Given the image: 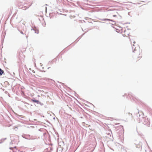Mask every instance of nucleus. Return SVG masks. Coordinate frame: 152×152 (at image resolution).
<instances>
[{
    "label": "nucleus",
    "instance_id": "nucleus-2",
    "mask_svg": "<svg viewBox=\"0 0 152 152\" xmlns=\"http://www.w3.org/2000/svg\"><path fill=\"white\" fill-rule=\"evenodd\" d=\"M137 54L139 55V56H135V59L136 62H137L142 57L141 55H140V53L138 52H137Z\"/></svg>",
    "mask_w": 152,
    "mask_h": 152
},
{
    "label": "nucleus",
    "instance_id": "nucleus-4",
    "mask_svg": "<svg viewBox=\"0 0 152 152\" xmlns=\"http://www.w3.org/2000/svg\"><path fill=\"white\" fill-rule=\"evenodd\" d=\"M31 100L33 102H36L37 104H38L39 102V101L38 100H35L34 99H32Z\"/></svg>",
    "mask_w": 152,
    "mask_h": 152
},
{
    "label": "nucleus",
    "instance_id": "nucleus-5",
    "mask_svg": "<svg viewBox=\"0 0 152 152\" xmlns=\"http://www.w3.org/2000/svg\"><path fill=\"white\" fill-rule=\"evenodd\" d=\"M4 73V71L0 68V75H2V74Z\"/></svg>",
    "mask_w": 152,
    "mask_h": 152
},
{
    "label": "nucleus",
    "instance_id": "nucleus-1",
    "mask_svg": "<svg viewBox=\"0 0 152 152\" xmlns=\"http://www.w3.org/2000/svg\"><path fill=\"white\" fill-rule=\"evenodd\" d=\"M143 116V115H142L141 116L140 115H139V116H137V118L136 119L137 121L139 123L140 122L143 123L145 122L144 120L145 118Z\"/></svg>",
    "mask_w": 152,
    "mask_h": 152
},
{
    "label": "nucleus",
    "instance_id": "nucleus-3",
    "mask_svg": "<svg viewBox=\"0 0 152 152\" xmlns=\"http://www.w3.org/2000/svg\"><path fill=\"white\" fill-rule=\"evenodd\" d=\"M31 5H29L28 6H25L24 7H22L21 8L24 10H26V9L30 7Z\"/></svg>",
    "mask_w": 152,
    "mask_h": 152
},
{
    "label": "nucleus",
    "instance_id": "nucleus-8",
    "mask_svg": "<svg viewBox=\"0 0 152 152\" xmlns=\"http://www.w3.org/2000/svg\"><path fill=\"white\" fill-rule=\"evenodd\" d=\"M135 43H136V42H135V41H134V42H133V43H134V44H135Z\"/></svg>",
    "mask_w": 152,
    "mask_h": 152
},
{
    "label": "nucleus",
    "instance_id": "nucleus-6",
    "mask_svg": "<svg viewBox=\"0 0 152 152\" xmlns=\"http://www.w3.org/2000/svg\"><path fill=\"white\" fill-rule=\"evenodd\" d=\"M18 6L19 7H20V6L22 5H23L22 2H19L18 4Z\"/></svg>",
    "mask_w": 152,
    "mask_h": 152
},
{
    "label": "nucleus",
    "instance_id": "nucleus-9",
    "mask_svg": "<svg viewBox=\"0 0 152 152\" xmlns=\"http://www.w3.org/2000/svg\"><path fill=\"white\" fill-rule=\"evenodd\" d=\"M133 46H134V44L133 45Z\"/></svg>",
    "mask_w": 152,
    "mask_h": 152
},
{
    "label": "nucleus",
    "instance_id": "nucleus-7",
    "mask_svg": "<svg viewBox=\"0 0 152 152\" xmlns=\"http://www.w3.org/2000/svg\"><path fill=\"white\" fill-rule=\"evenodd\" d=\"M113 17H115L116 16V15H113Z\"/></svg>",
    "mask_w": 152,
    "mask_h": 152
}]
</instances>
